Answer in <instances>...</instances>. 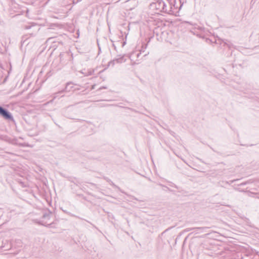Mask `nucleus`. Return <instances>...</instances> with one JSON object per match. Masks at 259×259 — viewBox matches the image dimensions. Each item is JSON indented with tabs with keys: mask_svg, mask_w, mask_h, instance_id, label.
Listing matches in <instances>:
<instances>
[{
	"mask_svg": "<svg viewBox=\"0 0 259 259\" xmlns=\"http://www.w3.org/2000/svg\"><path fill=\"white\" fill-rule=\"evenodd\" d=\"M125 60H126L124 59V56H122L121 57L110 61L108 63V66H111L113 67L115 63H122L125 62Z\"/></svg>",
	"mask_w": 259,
	"mask_h": 259,
	"instance_id": "5",
	"label": "nucleus"
},
{
	"mask_svg": "<svg viewBox=\"0 0 259 259\" xmlns=\"http://www.w3.org/2000/svg\"><path fill=\"white\" fill-rule=\"evenodd\" d=\"M169 185L171 187H175V188H177V186L172 183Z\"/></svg>",
	"mask_w": 259,
	"mask_h": 259,
	"instance_id": "16",
	"label": "nucleus"
},
{
	"mask_svg": "<svg viewBox=\"0 0 259 259\" xmlns=\"http://www.w3.org/2000/svg\"><path fill=\"white\" fill-rule=\"evenodd\" d=\"M80 0H77L76 2H75L74 1H73V3L74 4H76V3H77L78 2H80Z\"/></svg>",
	"mask_w": 259,
	"mask_h": 259,
	"instance_id": "18",
	"label": "nucleus"
},
{
	"mask_svg": "<svg viewBox=\"0 0 259 259\" xmlns=\"http://www.w3.org/2000/svg\"><path fill=\"white\" fill-rule=\"evenodd\" d=\"M93 72L94 71L92 70H88L87 71H86L85 70H83L81 71L80 72L82 74H84L85 76H89L93 74Z\"/></svg>",
	"mask_w": 259,
	"mask_h": 259,
	"instance_id": "9",
	"label": "nucleus"
},
{
	"mask_svg": "<svg viewBox=\"0 0 259 259\" xmlns=\"http://www.w3.org/2000/svg\"><path fill=\"white\" fill-rule=\"evenodd\" d=\"M225 45H227V46L229 48H231V47H232V45L231 43H230V42H225Z\"/></svg>",
	"mask_w": 259,
	"mask_h": 259,
	"instance_id": "14",
	"label": "nucleus"
},
{
	"mask_svg": "<svg viewBox=\"0 0 259 259\" xmlns=\"http://www.w3.org/2000/svg\"><path fill=\"white\" fill-rule=\"evenodd\" d=\"M142 52H144V50H141L140 51V52H138L137 51H135L133 52L131 55L130 56V58L132 61H134V58L135 57H137V58H139L140 57V56Z\"/></svg>",
	"mask_w": 259,
	"mask_h": 259,
	"instance_id": "6",
	"label": "nucleus"
},
{
	"mask_svg": "<svg viewBox=\"0 0 259 259\" xmlns=\"http://www.w3.org/2000/svg\"><path fill=\"white\" fill-rule=\"evenodd\" d=\"M31 28H33V33H30V34H33V33L34 34H35L39 30V26L36 25H27L25 26V29H31Z\"/></svg>",
	"mask_w": 259,
	"mask_h": 259,
	"instance_id": "7",
	"label": "nucleus"
},
{
	"mask_svg": "<svg viewBox=\"0 0 259 259\" xmlns=\"http://www.w3.org/2000/svg\"><path fill=\"white\" fill-rule=\"evenodd\" d=\"M51 215V212H46L43 214V215L41 219V220L39 221L38 223L41 225L48 227H51L53 223H49L48 221L50 219V217Z\"/></svg>",
	"mask_w": 259,
	"mask_h": 259,
	"instance_id": "3",
	"label": "nucleus"
},
{
	"mask_svg": "<svg viewBox=\"0 0 259 259\" xmlns=\"http://www.w3.org/2000/svg\"><path fill=\"white\" fill-rule=\"evenodd\" d=\"M175 2V0H166V2L163 0H156L150 4L149 8L151 10L155 11V13L159 14L162 12L170 14L174 12L172 9L175 5L172 6V4Z\"/></svg>",
	"mask_w": 259,
	"mask_h": 259,
	"instance_id": "1",
	"label": "nucleus"
},
{
	"mask_svg": "<svg viewBox=\"0 0 259 259\" xmlns=\"http://www.w3.org/2000/svg\"><path fill=\"white\" fill-rule=\"evenodd\" d=\"M77 113V110L73 106H69L62 111L63 116L66 118L78 120L79 119L75 118Z\"/></svg>",
	"mask_w": 259,
	"mask_h": 259,
	"instance_id": "2",
	"label": "nucleus"
},
{
	"mask_svg": "<svg viewBox=\"0 0 259 259\" xmlns=\"http://www.w3.org/2000/svg\"><path fill=\"white\" fill-rule=\"evenodd\" d=\"M258 198H259V196H258Z\"/></svg>",
	"mask_w": 259,
	"mask_h": 259,
	"instance_id": "21",
	"label": "nucleus"
},
{
	"mask_svg": "<svg viewBox=\"0 0 259 259\" xmlns=\"http://www.w3.org/2000/svg\"><path fill=\"white\" fill-rule=\"evenodd\" d=\"M107 89V88L106 87H104V86H103V87H101L99 88V90H101L102 89Z\"/></svg>",
	"mask_w": 259,
	"mask_h": 259,
	"instance_id": "17",
	"label": "nucleus"
},
{
	"mask_svg": "<svg viewBox=\"0 0 259 259\" xmlns=\"http://www.w3.org/2000/svg\"><path fill=\"white\" fill-rule=\"evenodd\" d=\"M195 28H197V29H198V30H199L200 31H203L204 30V28L203 27H200V26H197V27H195Z\"/></svg>",
	"mask_w": 259,
	"mask_h": 259,
	"instance_id": "12",
	"label": "nucleus"
},
{
	"mask_svg": "<svg viewBox=\"0 0 259 259\" xmlns=\"http://www.w3.org/2000/svg\"><path fill=\"white\" fill-rule=\"evenodd\" d=\"M55 39L54 37H50L48 39V41L55 42V41L54 40Z\"/></svg>",
	"mask_w": 259,
	"mask_h": 259,
	"instance_id": "13",
	"label": "nucleus"
},
{
	"mask_svg": "<svg viewBox=\"0 0 259 259\" xmlns=\"http://www.w3.org/2000/svg\"><path fill=\"white\" fill-rule=\"evenodd\" d=\"M24 42H25V41H23V42H22V41H21V43H22V44H24Z\"/></svg>",
	"mask_w": 259,
	"mask_h": 259,
	"instance_id": "20",
	"label": "nucleus"
},
{
	"mask_svg": "<svg viewBox=\"0 0 259 259\" xmlns=\"http://www.w3.org/2000/svg\"><path fill=\"white\" fill-rule=\"evenodd\" d=\"M206 228H204V227H199V228H192V229H191L190 230H192L193 229H197V230H203V229H205Z\"/></svg>",
	"mask_w": 259,
	"mask_h": 259,
	"instance_id": "15",
	"label": "nucleus"
},
{
	"mask_svg": "<svg viewBox=\"0 0 259 259\" xmlns=\"http://www.w3.org/2000/svg\"><path fill=\"white\" fill-rule=\"evenodd\" d=\"M95 84H94V85H93L92 86V88H91V89H92V90L94 89V88H95Z\"/></svg>",
	"mask_w": 259,
	"mask_h": 259,
	"instance_id": "19",
	"label": "nucleus"
},
{
	"mask_svg": "<svg viewBox=\"0 0 259 259\" xmlns=\"http://www.w3.org/2000/svg\"><path fill=\"white\" fill-rule=\"evenodd\" d=\"M73 83L71 82H69L67 83L66 85V87L65 88V91L66 92H70L71 91L74 90Z\"/></svg>",
	"mask_w": 259,
	"mask_h": 259,
	"instance_id": "8",
	"label": "nucleus"
},
{
	"mask_svg": "<svg viewBox=\"0 0 259 259\" xmlns=\"http://www.w3.org/2000/svg\"><path fill=\"white\" fill-rule=\"evenodd\" d=\"M244 85L245 84L244 83H243L241 85L238 84L236 86H234V87L236 90H239V91H240L241 92H244Z\"/></svg>",
	"mask_w": 259,
	"mask_h": 259,
	"instance_id": "10",
	"label": "nucleus"
},
{
	"mask_svg": "<svg viewBox=\"0 0 259 259\" xmlns=\"http://www.w3.org/2000/svg\"><path fill=\"white\" fill-rule=\"evenodd\" d=\"M252 183V181L251 180L246 181L245 182H243L240 184V186H245L247 184Z\"/></svg>",
	"mask_w": 259,
	"mask_h": 259,
	"instance_id": "11",
	"label": "nucleus"
},
{
	"mask_svg": "<svg viewBox=\"0 0 259 259\" xmlns=\"http://www.w3.org/2000/svg\"><path fill=\"white\" fill-rule=\"evenodd\" d=\"M0 115L7 120H14V118L12 114L8 111V109L3 107L1 106H0Z\"/></svg>",
	"mask_w": 259,
	"mask_h": 259,
	"instance_id": "4",
	"label": "nucleus"
}]
</instances>
